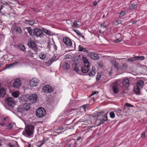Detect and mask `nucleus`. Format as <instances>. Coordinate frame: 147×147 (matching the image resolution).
<instances>
[{"mask_svg":"<svg viewBox=\"0 0 147 147\" xmlns=\"http://www.w3.org/2000/svg\"><path fill=\"white\" fill-rule=\"evenodd\" d=\"M34 130V126L31 125H28L26 126L24 130L22 132V134L27 137H32L33 136Z\"/></svg>","mask_w":147,"mask_h":147,"instance_id":"1","label":"nucleus"},{"mask_svg":"<svg viewBox=\"0 0 147 147\" xmlns=\"http://www.w3.org/2000/svg\"><path fill=\"white\" fill-rule=\"evenodd\" d=\"M144 85V82L140 80L138 81L136 83V85L134 87V91L135 93L138 95L141 94V89H142Z\"/></svg>","mask_w":147,"mask_h":147,"instance_id":"2","label":"nucleus"},{"mask_svg":"<svg viewBox=\"0 0 147 147\" xmlns=\"http://www.w3.org/2000/svg\"><path fill=\"white\" fill-rule=\"evenodd\" d=\"M5 102L9 107L11 108H13L15 105V103L13 98L11 97H8L6 99Z\"/></svg>","mask_w":147,"mask_h":147,"instance_id":"3","label":"nucleus"},{"mask_svg":"<svg viewBox=\"0 0 147 147\" xmlns=\"http://www.w3.org/2000/svg\"><path fill=\"white\" fill-rule=\"evenodd\" d=\"M45 114V109L42 107L38 108L36 112V114L37 117H43Z\"/></svg>","mask_w":147,"mask_h":147,"instance_id":"4","label":"nucleus"},{"mask_svg":"<svg viewBox=\"0 0 147 147\" xmlns=\"http://www.w3.org/2000/svg\"><path fill=\"white\" fill-rule=\"evenodd\" d=\"M88 55L92 59L95 60H98L100 59L99 56L95 53H88Z\"/></svg>","mask_w":147,"mask_h":147,"instance_id":"5","label":"nucleus"},{"mask_svg":"<svg viewBox=\"0 0 147 147\" xmlns=\"http://www.w3.org/2000/svg\"><path fill=\"white\" fill-rule=\"evenodd\" d=\"M28 45L29 47L32 50H36L37 49V46L34 42L31 39H29L28 42Z\"/></svg>","mask_w":147,"mask_h":147,"instance_id":"6","label":"nucleus"},{"mask_svg":"<svg viewBox=\"0 0 147 147\" xmlns=\"http://www.w3.org/2000/svg\"><path fill=\"white\" fill-rule=\"evenodd\" d=\"M43 91L47 93L51 92H53V90L52 87L50 86L46 85L42 88Z\"/></svg>","mask_w":147,"mask_h":147,"instance_id":"7","label":"nucleus"},{"mask_svg":"<svg viewBox=\"0 0 147 147\" xmlns=\"http://www.w3.org/2000/svg\"><path fill=\"white\" fill-rule=\"evenodd\" d=\"M28 99L32 103H34L37 100V96L35 94H32L28 97Z\"/></svg>","mask_w":147,"mask_h":147,"instance_id":"8","label":"nucleus"},{"mask_svg":"<svg viewBox=\"0 0 147 147\" xmlns=\"http://www.w3.org/2000/svg\"><path fill=\"white\" fill-rule=\"evenodd\" d=\"M39 81L37 78H34L30 81V84L31 86H36L39 83Z\"/></svg>","mask_w":147,"mask_h":147,"instance_id":"9","label":"nucleus"},{"mask_svg":"<svg viewBox=\"0 0 147 147\" xmlns=\"http://www.w3.org/2000/svg\"><path fill=\"white\" fill-rule=\"evenodd\" d=\"M145 59V57L143 56H137L134 57H133L129 59H127V61L128 62L131 61H134L137 60H143Z\"/></svg>","mask_w":147,"mask_h":147,"instance_id":"10","label":"nucleus"},{"mask_svg":"<svg viewBox=\"0 0 147 147\" xmlns=\"http://www.w3.org/2000/svg\"><path fill=\"white\" fill-rule=\"evenodd\" d=\"M42 33V31L39 28H35L34 30L33 35L36 36L37 37L41 36Z\"/></svg>","mask_w":147,"mask_h":147,"instance_id":"11","label":"nucleus"},{"mask_svg":"<svg viewBox=\"0 0 147 147\" xmlns=\"http://www.w3.org/2000/svg\"><path fill=\"white\" fill-rule=\"evenodd\" d=\"M110 63L111 65L113 66L115 68L118 70L120 67L119 63L116 61V60L115 59H111L110 60Z\"/></svg>","mask_w":147,"mask_h":147,"instance_id":"12","label":"nucleus"},{"mask_svg":"<svg viewBox=\"0 0 147 147\" xmlns=\"http://www.w3.org/2000/svg\"><path fill=\"white\" fill-rule=\"evenodd\" d=\"M81 70L83 73H86L89 71H90V66L88 65H84V66L81 67Z\"/></svg>","mask_w":147,"mask_h":147,"instance_id":"13","label":"nucleus"},{"mask_svg":"<svg viewBox=\"0 0 147 147\" xmlns=\"http://www.w3.org/2000/svg\"><path fill=\"white\" fill-rule=\"evenodd\" d=\"M21 81L20 79H16L13 83L14 87L16 88H18L21 85Z\"/></svg>","mask_w":147,"mask_h":147,"instance_id":"14","label":"nucleus"},{"mask_svg":"<svg viewBox=\"0 0 147 147\" xmlns=\"http://www.w3.org/2000/svg\"><path fill=\"white\" fill-rule=\"evenodd\" d=\"M56 57L55 54H54L51 58V59L48 61L45 62V64L47 65L48 66L50 65L53 62L55 61L57 59H56Z\"/></svg>","mask_w":147,"mask_h":147,"instance_id":"15","label":"nucleus"},{"mask_svg":"<svg viewBox=\"0 0 147 147\" xmlns=\"http://www.w3.org/2000/svg\"><path fill=\"white\" fill-rule=\"evenodd\" d=\"M129 86V82L127 78L124 79L123 81L122 86L123 88L127 89Z\"/></svg>","mask_w":147,"mask_h":147,"instance_id":"16","label":"nucleus"},{"mask_svg":"<svg viewBox=\"0 0 147 147\" xmlns=\"http://www.w3.org/2000/svg\"><path fill=\"white\" fill-rule=\"evenodd\" d=\"M63 42L66 45L68 46H71L72 45L71 40L68 38H64L63 39Z\"/></svg>","mask_w":147,"mask_h":147,"instance_id":"17","label":"nucleus"},{"mask_svg":"<svg viewBox=\"0 0 147 147\" xmlns=\"http://www.w3.org/2000/svg\"><path fill=\"white\" fill-rule=\"evenodd\" d=\"M112 89L114 93H117L119 91V88L118 85L114 84L112 85Z\"/></svg>","mask_w":147,"mask_h":147,"instance_id":"18","label":"nucleus"},{"mask_svg":"<svg viewBox=\"0 0 147 147\" xmlns=\"http://www.w3.org/2000/svg\"><path fill=\"white\" fill-rule=\"evenodd\" d=\"M22 105L24 111L28 110L30 107V104L28 103H25Z\"/></svg>","mask_w":147,"mask_h":147,"instance_id":"19","label":"nucleus"},{"mask_svg":"<svg viewBox=\"0 0 147 147\" xmlns=\"http://www.w3.org/2000/svg\"><path fill=\"white\" fill-rule=\"evenodd\" d=\"M16 111L19 113H22L23 111H24L22 104L19 105L16 108Z\"/></svg>","mask_w":147,"mask_h":147,"instance_id":"20","label":"nucleus"},{"mask_svg":"<svg viewBox=\"0 0 147 147\" xmlns=\"http://www.w3.org/2000/svg\"><path fill=\"white\" fill-rule=\"evenodd\" d=\"M6 92L5 89L3 87L0 89V97L1 98L4 97L5 96Z\"/></svg>","mask_w":147,"mask_h":147,"instance_id":"21","label":"nucleus"},{"mask_svg":"<svg viewBox=\"0 0 147 147\" xmlns=\"http://www.w3.org/2000/svg\"><path fill=\"white\" fill-rule=\"evenodd\" d=\"M95 67H92V70H91L90 72L89 73L88 75L90 76H93L95 74Z\"/></svg>","mask_w":147,"mask_h":147,"instance_id":"22","label":"nucleus"},{"mask_svg":"<svg viewBox=\"0 0 147 147\" xmlns=\"http://www.w3.org/2000/svg\"><path fill=\"white\" fill-rule=\"evenodd\" d=\"M79 51H82L84 52H86L88 53V51L85 48H83L81 45H80L79 46Z\"/></svg>","mask_w":147,"mask_h":147,"instance_id":"23","label":"nucleus"},{"mask_svg":"<svg viewBox=\"0 0 147 147\" xmlns=\"http://www.w3.org/2000/svg\"><path fill=\"white\" fill-rule=\"evenodd\" d=\"M69 64L67 62H64L63 63V67L65 70L68 69L69 67Z\"/></svg>","mask_w":147,"mask_h":147,"instance_id":"24","label":"nucleus"},{"mask_svg":"<svg viewBox=\"0 0 147 147\" xmlns=\"http://www.w3.org/2000/svg\"><path fill=\"white\" fill-rule=\"evenodd\" d=\"M18 47L23 52L25 53L26 50H25V48L24 46L22 44H20L18 46Z\"/></svg>","mask_w":147,"mask_h":147,"instance_id":"25","label":"nucleus"},{"mask_svg":"<svg viewBox=\"0 0 147 147\" xmlns=\"http://www.w3.org/2000/svg\"><path fill=\"white\" fill-rule=\"evenodd\" d=\"M74 142L75 140L74 139H72L70 140L67 144L68 146L67 147H71V146H72L74 144Z\"/></svg>","mask_w":147,"mask_h":147,"instance_id":"26","label":"nucleus"},{"mask_svg":"<svg viewBox=\"0 0 147 147\" xmlns=\"http://www.w3.org/2000/svg\"><path fill=\"white\" fill-rule=\"evenodd\" d=\"M28 52L29 55L33 57L34 56V55L35 54V52H36V50H32V51H31L30 50H29Z\"/></svg>","mask_w":147,"mask_h":147,"instance_id":"27","label":"nucleus"},{"mask_svg":"<svg viewBox=\"0 0 147 147\" xmlns=\"http://www.w3.org/2000/svg\"><path fill=\"white\" fill-rule=\"evenodd\" d=\"M83 61L84 65L86 64V65H90L89 62L86 58L83 57Z\"/></svg>","mask_w":147,"mask_h":147,"instance_id":"28","label":"nucleus"},{"mask_svg":"<svg viewBox=\"0 0 147 147\" xmlns=\"http://www.w3.org/2000/svg\"><path fill=\"white\" fill-rule=\"evenodd\" d=\"M12 95L14 98H17L19 96V93L18 91H15L12 92Z\"/></svg>","mask_w":147,"mask_h":147,"instance_id":"29","label":"nucleus"},{"mask_svg":"<svg viewBox=\"0 0 147 147\" xmlns=\"http://www.w3.org/2000/svg\"><path fill=\"white\" fill-rule=\"evenodd\" d=\"M25 22L26 23L30 25H32L34 23V21L32 20H26Z\"/></svg>","mask_w":147,"mask_h":147,"instance_id":"30","label":"nucleus"},{"mask_svg":"<svg viewBox=\"0 0 147 147\" xmlns=\"http://www.w3.org/2000/svg\"><path fill=\"white\" fill-rule=\"evenodd\" d=\"M16 32L18 34H21L22 32V31L20 28L18 27L15 28Z\"/></svg>","mask_w":147,"mask_h":147,"instance_id":"31","label":"nucleus"},{"mask_svg":"<svg viewBox=\"0 0 147 147\" xmlns=\"http://www.w3.org/2000/svg\"><path fill=\"white\" fill-rule=\"evenodd\" d=\"M89 106L90 105L87 104L83 105L82 106V107L84 108V111H86L88 109V108L89 107Z\"/></svg>","mask_w":147,"mask_h":147,"instance_id":"32","label":"nucleus"},{"mask_svg":"<svg viewBox=\"0 0 147 147\" xmlns=\"http://www.w3.org/2000/svg\"><path fill=\"white\" fill-rule=\"evenodd\" d=\"M42 30L43 32L47 34L48 35H51V32L49 30L43 28H42Z\"/></svg>","mask_w":147,"mask_h":147,"instance_id":"33","label":"nucleus"},{"mask_svg":"<svg viewBox=\"0 0 147 147\" xmlns=\"http://www.w3.org/2000/svg\"><path fill=\"white\" fill-rule=\"evenodd\" d=\"M46 55L43 53H41L39 54V56L40 59H44L46 57Z\"/></svg>","mask_w":147,"mask_h":147,"instance_id":"34","label":"nucleus"},{"mask_svg":"<svg viewBox=\"0 0 147 147\" xmlns=\"http://www.w3.org/2000/svg\"><path fill=\"white\" fill-rule=\"evenodd\" d=\"M28 32L32 36H33V33L31 28L29 27L28 29Z\"/></svg>","mask_w":147,"mask_h":147,"instance_id":"35","label":"nucleus"},{"mask_svg":"<svg viewBox=\"0 0 147 147\" xmlns=\"http://www.w3.org/2000/svg\"><path fill=\"white\" fill-rule=\"evenodd\" d=\"M13 127V124L11 123H9L7 126L6 128L7 129H11Z\"/></svg>","mask_w":147,"mask_h":147,"instance_id":"36","label":"nucleus"},{"mask_svg":"<svg viewBox=\"0 0 147 147\" xmlns=\"http://www.w3.org/2000/svg\"><path fill=\"white\" fill-rule=\"evenodd\" d=\"M98 67H102L103 66V64L102 61H100L98 63Z\"/></svg>","mask_w":147,"mask_h":147,"instance_id":"37","label":"nucleus"},{"mask_svg":"<svg viewBox=\"0 0 147 147\" xmlns=\"http://www.w3.org/2000/svg\"><path fill=\"white\" fill-rule=\"evenodd\" d=\"M136 7V5L134 3H132L130 7V8L131 9H134Z\"/></svg>","mask_w":147,"mask_h":147,"instance_id":"38","label":"nucleus"},{"mask_svg":"<svg viewBox=\"0 0 147 147\" xmlns=\"http://www.w3.org/2000/svg\"><path fill=\"white\" fill-rule=\"evenodd\" d=\"M104 112L103 111H102L100 112H98L97 115V117H98L99 116H102L104 114Z\"/></svg>","mask_w":147,"mask_h":147,"instance_id":"39","label":"nucleus"},{"mask_svg":"<svg viewBox=\"0 0 147 147\" xmlns=\"http://www.w3.org/2000/svg\"><path fill=\"white\" fill-rule=\"evenodd\" d=\"M74 30L77 34V35L78 36H80V35H81V32L78 30L77 29H74Z\"/></svg>","mask_w":147,"mask_h":147,"instance_id":"40","label":"nucleus"},{"mask_svg":"<svg viewBox=\"0 0 147 147\" xmlns=\"http://www.w3.org/2000/svg\"><path fill=\"white\" fill-rule=\"evenodd\" d=\"M110 115L111 118H114L115 117V113L112 112H110Z\"/></svg>","mask_w":147,"mask_h":147,"instance_id":"41","label":"nucleus"},{"mask_svg":"<svg viewBox=\"0 0 147 147\" xmlns=\"http://www.w3.org/2000/svg\"><path fill=\"white\" fill-rule=\"evenodd\" d=\"M73 24L76 28H78L79 26V25L77 24L76 20L74 22Z\"/></svg>","mask_w":147,"mask_h":147,"instance_id":"42","label":"nucleus"},{"mask_svg":"<svg viewBox=\"0 0 147 147\" xmlns=\"http://www.w3.org/2000/svg\"><path fill=\"white\" fill-rule=\"evenodd\" d=\"M116 23H115V24L116 25H118L119 24H121V21L120 20H117L116 21Z\"/></svg>","mask_w":147,"mask_h":147,"instance_id":"43","label":"nucleus"},{"mask_svg":"<svg viewBox=\"0 0 147 147\" xmlns=\"http://www.w3.org/2000/svg\"><path fill=\"white\" fill-rule=\"evenodd\" d=\"M107 119H108L107 118V115L106 114L104 115L103 117L102 120L104 121H105Z\"/></svg>","mask_w":147,"mask_h":147,"instance_id":"44","label":"nucleus"},{"mask_svg":"<svg viewBox=\"0 0 147 147\" xmlns=\"http://www.w3.org/2000/svg\"><path fill=\"white\" fill-rule=\"evenodd\" d=\"M125 105L126 106V107H134V106L133 105H131V104L129 103H127L126 104H125Z\"/></svg>","mask_w":147,"mask_h":147,"instance_id":"45","label":"nucleus"},{"mask_svg":"<svg viewBox=\"0 0 147 147\" xmlns=\"http://www.w3.org/2000/svg\"><path fill=\"white\" fill-rule=\"evenodd\" d=\"M16 64V63H13L11 64L10 65L9 64H8L7 65V66H8V67H5L4 69H6L7 68H10V66L11 65L12 66L13 65V64Z\"/></svg>","mask_w":147,"mask_h":147,"instance_id":"46","label":"nucleus"},{"mask_svg":"<svg viewBox=\"0 0 147 147\" xmlns=\"http://www.w3.org/2000/svg\"><path fill=\"white\" fill-rule=\"evenodd\" d=\"M120 17H122L125 14V13L124 11H121L120 13Z\"/></svg>","mask_w":147,"mask_h":147,"instance_id":"47","label":"nucleus"},{"mask_svg":"<svg viewBox=\"0 0 147 147\" xmlns=\"http://www.w3.org/2000/svg\"><path fill=\"white\" fill-rule=\"evenodd\" d=\"M121 40L122 39L121 38H119L115 40V41L116 42H119L121 41Z\"/></svg>","mask_w":147,"mask_h":147,"instance_id":"48","label":"nucleus"},{"mask_svg":"<svg viewBox=\"0 0 147 147\" xmlns=\"http://www.w3.org/2000/svg\"><path fill=\"white\" fill-rule=\"evenodd\" d=\"M101 78V76L100 75H97L96 77V80L97 81L99 80Z\"/></svg>","mask_w":147,"mask_h":147,"instance_id":"49","label":"nucleus"},{"mask_svg":"<svg viewBox=\"0 0 147 147\" xmlns=\"http://www.w3.org/2000/svg\"><path fill=\"white\" fill-rule=\"evenodd\" d=\"M98 91H92V92L91 95H90V96H92L95 94H96V93H98Z\"/></svg>","mask_w":147,"mask_h":147,"instance_id":"50","label":"nucleus"},{"mask_svg":"<svg viewBox=\"0 0 147 147\" xmlns=\"http://www.w3.org/2000/svg\"><path fill=\"white\" fill-rule=\"evenodd\" d=\"M45 143V141H44V140L42 141V142L40 144H39L38 145V147H41L42 145H43Z\"/></svg>","mask_w":147,"mask_h":147,"instance_id":"51","label":"nucleus"},{"mask_svg":"<svg viewBox=\"0 0 147 147\" xmlns=\"http://www.w3.org/2000/svg\"><path fill=\"white\" fill-rule=\"evenodd\" d=\"M73 70L77 72L79 70V69L77 67H74V69H73Z\"/></svg>","mask_w":147,"mask_h":147,"instance_id":"52","label":"nucleus"},{"mask_svg":"<svg viewBox=\"0 0 147 147\" xmlns=\"http://www.w3.org/2000/svg\"><path fill=\"white\" fill-rule=\"evenodd\" d=\"M97 4L98 2L96 1H94L93 3V5L94 6H96V5Z\"/></svg>","mask_w":147,"mask_h":147,"instance_id":"53","label":"nucleus"},{"mask_svg":"<svg viewBox=\"0 0 147 147\" xmlns=\"http://www.w3.org/2000/svg\"><path fill=\"white\" fill-rule=\"evenodd\" d=\"M145 137V133H143L142 135L141 138H144Z\"/></svg>","mask_w":147,"mask_h":147,"instance_id":"54","label":"nucleus"},{"mask_svg":"<svg viewBox=\"0 0 147 147\" xmlns=\"http://www.w3.org/2000/svg\"><path fill=\"white\" fill-rule=\"evenodd\" d=\"M10 147H14V146L13 145L11 144L10 143H9L8 145Z\"/></svg>","mask_w":147,"mask_h":147,"instance_id":"55","label":"nucleus"},{"mask_svg":"<svg viewBox=\"0 0 147 147\" xmlns=\"http://www.w3.org/2000/svg\"><path fill=\"white\" fill-rule=\"evenodd\" d=\"M33 10L34 11H35L36 12H38L39 11V10H38V9H37L35 8H33Z\"/></svg>","mask_w":147,"mask_h":147,"instance_id":"56","label":"nucleus"},{"mask_svg":"<svg viewBox=\"0 0 147 147\" xmlns=\"http://www.w3.org/2000/svg\"><path fill=\"white\" fill-rule=\"evenodd\" d=\"M6 119V117H3L1 118V121L4 122Z\"/></svg>","mask_w":147,"mask_h":147,"instance_id":"57","label":"nucleus"},{"mask_svg":"<svg viewBox=\"0 0 147 147\" xmlns=\"http://www.w3.org/2000/svg\"><path fill=\"white\" fill-rule=\"evenodd\" d=\"M104 121H104L103 120L100 121V124H99L98 125H99L101 124H103V123H104Z\"/></svg>","mask_w":147,"mask_h":147,"instance_id":"58","label":"nucleus"},{"mask_svg":"<svg viewBox=\"0 0 147 147\" xmlns=\"http://www.w3.org/2000/svg\"><path fill=\"white\" fill-rule=\"evenodd\" d=\"M81 138L80 136H78L77 138V141H79Z\"/></svg>","mask_w":147,"mask_h":147,"instance_id":"59","label":"nucleus"},{"mask_svg":"<svg viewBox=\"0 0 147 147\" xmlns=\"http://www.w3.org/2000/svg\"><path fill=\"white\" fill-rule=\"evenodd\" d=\"M5 124V123L3 121V122L1 123H0V125L1 126H3Z\"/></svg>","mask_w":147,"mask_h":147,"instance_id":"60","label":"nucleus"},{"mask_svg":"<svg viewBox=\"0 0 147 147\" xmlns=\"http://www.w3.org/2000/svg\"><path fill=\"white\" fill-rule=\"evenodd\" d=\"M104 23L101 24V26H104L103 28H106V26H104Z\"/></svg>","mask_w":147,"mask_h":147,"instance_id":"61","label":"nucleus"},{"mask_svg":"<svg viewBox=\"0 0 147 147\" xmlns=\"http://www.w3.org/2000/svg\"><path fill=\"white\" fill-rule=\"evenodd\" d=\"M48 140V138H44L43 140V141H43L44 140V141H45V142L47 141Z\"/></svg>","mask_w":147,"mask_h":147,"instance_id":"62","label":"nucleus"},{"mask_svg":"<svg viewBox=\"0 0 147 147\" xmlns=\"http://www.w3.org/2000/svg\"><path fill=\"white\" fill-rule=\"evenodd\" d=\"M137 21H136V20H134L133 22V24H135L136 23V22H137Z\"/></svg>","mask_w":147,"mask_h":147,"instance_id":"63","label":"nucleus"},{"mask_svg":"<svg viewBox=\"0 0 147 147\" xmlns=\"http://www.w3.org/2000/svg\"><path fill=\"white\" fill-rule=\"evenodd\" d=\"M80 36L81 37H82L84 39V36L82 35L81 34V35H80Z\"/></svg>","mask_w":147,"mask_h":147,"instance_id":"64","label":"nucleus"}]
</instances>
